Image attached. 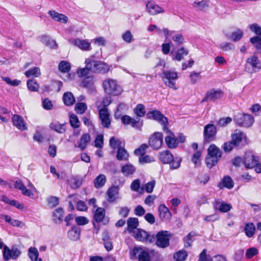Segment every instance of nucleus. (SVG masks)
Masks as SVG:
<instances>
[{"label":"nucleus","mask_w":261,"mask_h":261,"mask_svg":"<svg viewBox=\"0 0 261 261\" xmlns=\"http://www.w3.org/2000/svg\"><path fill=\"white\" fill-rule=\"evenodd\" d=\"M222 152L215 144H211L207 149V156L205 159L206 165L209 168L214 166L220 160Z\"/></svg>","instance_id":"nucleus-1"},{"label":"nucleus","mask_w":261,"mask_h":261,"mask_svg":"<svg viewBox=\"0 0 261 261\" xmlns=\"http://www.w3.org/2000/svg\"><path fill=\"white\" fill-rule=\"evenodd\" d=\"M244 69L250 74L259 71L261 69V61L258 57L255 55L249 57L246 59Z\"/></svg>","instance_id":"nucleus-2"},{"label":"nucleus","mask_w":261,"mask_h":261,"mask_svg":"<svg viewBox=\"0 0 261 261\" xmlns=\"http://www.w3.org/2000/svg\"><path fill=\"white\" fill-rule=\"evenodd\" d=\"M103 88L105 91L109 95L117 96L120 95L122 90L117 82L113 79H106L103 82Z\"/></svg>","instance_id":"nucleus-3"},{"label":"nucleus","mask_w":261,"mask_h":261,"mask_svg":"<svg viewBox=\"0 0 261 261\" xmlns=\"http://www.w3.org/2000/svg\"><path fill=\"white\" fill-rule=\"evenodd\" d=\"M131 259H138V261H151L149 252L142 247H135L129 252Z\"/></svg>","instance_id":"nucleus-4"},{"label":"nucleus","mask_w":261,"mask_h":261,"mask_svg":"<svg viewBox=\"0 0 261 261\" xmlns=\"http://www.w3.org/2000/svg\"><path fill=\"white\" fill-rule=\"evenodd\" d=\"M164 79V84L168 87L177 90L178 87L176 86L175 81L178 79V73L175 71L168 70L163 73Z\"/></svg>","instance_id":"nucleus-5"},{"label":"nucleus","mask_w":261,"mask_h":261,"mask_svg":"<svg viewBox=\"0 0 261 261\" xmlns=\"http://www.w3.org/2000/svg\"><path fill=\"white\" fill-rule=\"evenodd\" d=\"M171 234L168 231H160L156 234V244L160 248H165L169 245Z\"/></svg>","instance_id":"nucleus-6"},{"label":"nucleus","mask_w":261,"mask_h":261,"mask_svg":"<svg viewBox=\"0 0 261 261\" xmlns=\"http://www.w3.org/2000/svg\"><path fill=\"white\" fill-rule=\"evenodd\" d=\"M91 58V71L98 73H106L110 70V66L101 61L93 60Z\"/></svg>","instance_id":"nucleus-7"},{"label":"nucleus","mask_w":261,"mask_h":261,"mask_svg":"<svg viewBox=\"0 0 261 261\" xmlns=\"http://www.w3.org/2000/svg\"><path fill=\"white\" fill-rule=\"evenodd\" d=\"M146 117L148 119L154 120L160 123L163 126V129L167 127L168 119L158 110L149 111L147 113Z\"/></svg>","instance_id":"nucleus-8"},{"label":"nucleus","mask_w":261,"mask_h":261,"mask_svg":"<svg viewBox=\"0 0 261 261\" xmlns=\"http://www.w3.org/2000/svg\"><path fill=\"white\" fill-rule=\"evenodd\" d=\"M147 148L146 144H143L135 150V154L140 155L139 158V162L142 164L150 163L154 161L153 158L145 154V151Z\"/></svg>","instance_id":"nucleus-9"},{"label":"nucleus","mask_w":261,"mask_h":261,"mask_svg":"<svg viewBox=\"0 0 261 261\" xmlns=\"http://www.w3.org/2000/svg\"><path fill=\"white\" fill-rule=\"evenodd\" d=\"M163 130L167 134L165 141L168 147L171 149L176 148L178 145V142L174 134L167 127H164Z\"/></svg>","instance_id":"nucleus-10"},{"label":"nucleus","mask_w":261,"mask_h":261,"mask_svg":"<svg viewBox=\"0 0 261 261\" xmlns=\"http://www.w3.org/2000/svg\"><path fill=\"white\" fill-rule=\"evenodd\" d=\"M235 120L238 125L246 127L251 126L254 122L253 117L249 114L239 115L236 117Z\"/></svg>","instance_id":"nucleus-11"},{"label":"nucleus","mask_w":261,"mask_h":261,"mask_svg":"<svg viewBox=\"0 0 261 261\" xmlns=\"http://www.w3.org/2000/svg\"><path fill=\"white\" fill-rule=\"evenodd\" d=\"M163 139V137L161 133L155 132L150 137L149 144L153 149L158 150L162 145Z\"/></svg>","instance_id":"nucleus-12"},{"label":"nucleus","mask_w":261,"mask_h":261,"mask_svg":"<svg viewBox=\"0 0 261 261\" xmlns=\"http://www.w3.org/2000/svg\"><path fill=\"white\" fill-rule=\"evenodd\" d=\"M257 162H258V158L254 156L252 152L248 151L245 153L243 164L246 168H253Z\"/></svg>","instance_id":"nucleus-13"},{"label":"nucleus","mask_w":261,"mask_h":261,"mask_svg":"<svg viewBox=\"0 0 261 261\" xmlns=\"http://www.w3.org/2000/svg\"><path fill=\"white\" fill-rule=\"evenodd\" d=\"M147 12L151 15L164 13L165 9L153 1L148 2L146 5Z\"/></svg>","instance_id":"nucleus-14"},{"label":"nucleus","mask_w":261,"mask_h":261,"mask_svg":"<svg viewBox=\"0 0 261 261\" xmlns=\"http://www.w3.org/2000/svg\"><path fill=\"white\" fill-rule=\"evenodd\" d=\"M217 133V129L215 126L212 124H208L204 128V137L205 141L211 142L214 140Z\"/></svg>","instance_id":"nucleus-15"},{"label":"nucleus","mask_w":261,"mask_h":261,"mask_svg":"<svg viewBox=\"0 0 261 261\" xmlns=\"http://www.w3.org/2000/svg\"><path fill=\"white\" fill-rule=\"evenodd\" d=\"M121 121L124 125H130L133 127L138 129H141L143 125V122L140 121L139 118L135 119L128 115L123 116L121 117Z\"/></svg>","instance_id":"nucleus-16"},{"label":"nucleus","mask_w":261,"mask_h":261,"mask_svg":"<svg viewBox=\"0 0 261 261\" xmlns=\"http://www.w3.org/2000/svg\"><path fill=\"white\" fill-rule=\"evenodd\" d=\"M222 96L223 92L220 89H212L206 92L202 101H214L220 99Z\"/></svg>","instance_id":"nucleus-17"},{"label":"nucleus","mask_w":261,"mask_h":261,"mask_svg":"<svg viewBox=\"0 0 261 261\" xmlns=\"http://www.w3.org/2000/svg\"><path fill=\"white\" fill-rule=\"evenodd\" d=\"M20 251L17 248L10 249L7 246H4L3 256L5 260H8L11 258L15 259L20 254Z\"/></svg>","instance_id":"nucleus-18"},{"label":"nucleus","mask_w":261,"mask_h":261,"mask_svg":"<svg viewBox=\"0 0 261 261\" xmlns=\"http://www.w3.org/2000/svg\"><path fill=\"white\" fill-rule=\"evenodd\" d=\"M213 207L216 211H219L222 213H226L229 211L231 208V205L229 203H226L220 199H216L213 203Z\"/></svg>","instance_id":"nucleus-19"},{"label":"nucleus","mask_w":261,"mask_h":261,"mask_svg":"<svg viewBox=\"0 0 261 261\" xmlns=\"http://www.w3.org/2000/svg\"><path fill=\"white\" fill-rule=\"evenodd\" d=\"M134 233V236L136 240L141 242H145L149 241L151 242V240L153 238V237L150 235L146 231L141 229H137Z\"/></svg>","instance_id":"nucleus-20"},{"label":"nucleus","mask_w":261,"mask_h":261,"mask_svg":"<svg viewBox=\"0 0 261 261\" xmlns=\"http://www.w3.org/2000/svg\"><path fill=\"white\" fill-rule=\"evenodd\" d=\"M15 188L19 190L22 194L28 196L29 197L33 199L34 198V194L29 189H27L23 183L20 180H17L14 184Z\"/></svg>","instance_id":"nucleus-21"},{"label":"nucleus","mask_w":261,"mask_h":261,"mask_svg":"<svg viewBox=\"0 0 261 261\" xmlns=\"http://www.w3.org/2000/svg\"><path fill=\"white\" fill-rule=\"evenodd\" d=\"M72 43L83 50H91V43L88 40H82L76 38L72 40Z\"/></svg>","instance_id":"nucleus-22"},{"label":"nucleus","mask_w":261,"mask_h":261,"mask_svg":"<svg viewBox=\"0 0 261 261\" xmlns=\"http://www.w3.org/2000/svg\"><path fill=\"white\" fill-rule=\"evenodd\" d=\"M99 115L102 126L104 127H109L111 124V121L107 109L106 108L100 109L99 111Z\"/></svg>","instance_id":"nucleus-23"},{"label":"nucleus","mask_w":261,"mask_h":261,"mask_svg":"<svg viewBox=\"0 0 261 261\" xmlns=\"http://www.w3.org/2000/svg\"><path fill=\"white\" fill-rule=\"evenodd\" d=\"M159 216L162 220H169L172 217V214L169 209L164 204H160L158 208Z\"/></svg>","instance_id":"nucleus-24"},{"label":"nucleus","mask_w":261,"mask_h":261,"mask_svg":"<svg viewBox=\"0 0 261 261\" xmlns=\"http://www.w3.org/2000/svg\"><path fill=\"white\" fill-rule=\"evenodd\" d=\"M231 141L234 145L238 146L244 140L246 141V136L245 134L239 130L236 129L231 135Z\"/></svg>","instance_id":"nucleus-25"},{"label":"nucleus","mask_w":261,"mask_h":261,"mask_svg":"<svg viewBox=\"0 0 261 261\" xmlns=\"http://www.w3.org/2000/svg\"><path fill=\"white\" fill-rule=\"evenodd\" d=\"M90 62L91 58L86 59L85 61L86 67L77 69L76 73L80 77H84L89 74L90 71H91V64Z\"/></svg>","instance_id":"nucleus-26"},{"label":"nucleus","mask_w":261,"mask_h":261,"mask_svg":"<svg viewBox=\"0 0 261 261\" xmlns=\"http://www.w3.org/2000/svg\"><path fill=\"white\" fill-rule=\"evenodd\" d=\"M107 200L109 202H113L118 198L119 188L116 186L110 187L107 192Z\"/></svg>","instance_id":"nucleus-27"},{"label":"nucleus","mask_w":261,"mask_h":261,"mask_svg":"<svg viewBox=\"0 0 261 261\" xmlns=\"http://www.w3.org/2000/svg\"><path fill=\"white\" fill-rule=\"evenodd\" d=\"M12 122L14 125L21 130H25L27 128L26 123L23 118L19 115H14L12 118Z\"/></svg>","instance_id":"nucleus-28"},{"label":"nucleus","mask_w":261,"mask_h":261,"mask_svg":"<svg viewBox=\"0 0 261 261\" xmlns=\"http://www.w3.org/2000/svg\"><path fill=\"white\" fill-rule=\"evenodd\" d=\"M48 14L55 21L66 23L68 21V17L65 15L60 14L55 10H50L48 11Z\"/></svg>","instance_id":"nucleus-29"},{"label":"nucleus","mask_w":261,"mask_h":261,"mask_svg":"<svg viewBox=\"0 0 261 261\" xmlns=\"http://www.w3.org/2000/svg\"><path fill=\"white\" fill-rule=\"evenodd\" d=\"M160 160L164 164H169L173 160V155L167 150L161 151L159 153Z\"/></svg>","instance_id":"nucleus-30"},{"label":"nucleus","mask_w":261,"mask_h":261,"mask_svg":"<svg viewBox=\"0 0 261 261\" xmlns=\"http://www.w3.org/2000/svg\"><path fill=\"white\" fill-rule=\"evenodd\" d=\"M40 42L45 44L50 48L54 49L57 46V43L55 40L51 39L48 36L42 35L39 37Z\"/></svg>","instance_id":"nucleus-31"},{"label":"nucleus","mask_w":261,"mask_h":261,"mask_svg":"<svg viewBox=\"0 0 261 261\" xmlns=\"http://www.w3.org/2000/svg\"><path fill=\"white\" fill-rule=\"evenodd\" d=\"M64 216V211L63 208L59 207L53 213V221L56 224H60Z\"/></svg>","instance_id":"nucleus-32"},{"label":"nucleus","mask_w":261,"mask_h":261,"mask_svg":"<svg viewBox=\"0 0 261 261\" xmlns=\"http://www.w3.org/2000/svg\"><path fill=\"white\" fill-rule=\"evenodd\" d=\"M127 230L130 233H135L139 225L138 219L136 218H129L127 221Z\"/></svg>","instance_id":"nucleus-33"},{"label":"nucleus","mask_w":261,"mask_h":261,"mask_svg":"<svg viewBox=\"0 0 261 261\" xmlns=\"http://www.w3.org/2000/svg\"><path fill=\"white\" fill-rule=\"evenodd\" d=\"M121 171L124 176H128L135 172L136 168L132 164L127 163L121 167Z\"/></svg>","instance_id":"nucleus-34"},{"label":"nucleus","mask_w":261,"mask_h":261,"mask_svg":"<svg viewBox=\"0 0 261 261\" xmlns=\"http://www.w3.org/2000/svg\"><path fill=\"white\" fill-rule=\"evenodd\" d=\"M188 54V50L182 47L178 49L175 55L173 56L172 60L180 61L184 59V56H187Z\"/></svg>","instance_id":"nucleus-35"},{"label":"nucleus","mask_w":261,"mask_h":261,"mask_svg":"<svg viewBox=\"0 0 261 261\" xmlns=\"http://www.w3.org/2000/svg\"><path fill=\"white\" fill-rule=\"evenodd\" d=\"M51 129L56 132L63 134L65 132L66 128L64 124H61L59 122H53L49 124Z\"/></svg>","instance_id":"nucleus-36"},{"label":"nucleus","mask_w":261,"mask_h":261,"mask_svg":"<svg viewBox=\"0 0 261 261\" xmlns=\"http://www.w3.org/2000/svg\"><path fill=\"white\" fill-rule=\"evenodd\" d=\"M83 182L81 177L77 176H72L68 179V183L73 189L79 188Z\"/></svg>","instance_id":"nucleus-37"},{"label":"nucleus","mask_w":261,"mask_h":261,"mask_svg":"<svg viewBox=\"0 0 261 261\" xmlns=\"http://www.w3.org/2000/svg\"><path fill=\"white\" fill-rule=\"evenodd\" d=\"M116 158L119 161H126L128 160L129 154L124 148H119L117 150Z\"/></svg>","instance_id":"nucleus-38"},{"label":"nucleus","mask_w":261,"mask_h":261,"mask_svg":"<svg viewBox=\"0 0 261 261\" xmlns=\"http://www.w3.org/2000/svg\"><path fill=\"white\" fill-rule=\"evenodd\" d=\"M90 140L91 137L89 134H84L82 136L78 145H75V146L80 148L81 150H84L86 147L88 143L90 142Z\"/></svg>","instance_id":"nucleus-39"},{"label":"nucleus","mask_w":261,"mask_h":261,"mask_svg":"<svg viewBox=\"0 0 261 261\" xmlns=\"http://www.w3.org/2000/svg\"><path fill=\"white\" fill-rule=\"evenodd\" d=\"M68 236L73 241H77L80 237V229L76 227H72L68 232Z\"/></svg>","instance_id":"nucleus-40"},{"label":"nucleus","mask_w":261,"mask_h":261,"mask_svg":"<svg viewBox=\"0 0 261 261\" xmlns=\"http://www.w3.org/2000/svg\"><path fill=\"white\" fill-rule=\"evenodd\" d=\"M106 176L102 174H99L94 180V185L96 188L102 187L106 182Z\"/></svg>","instance_id":"nucleus-41"},{"label":"nucleus","mask_w":261,"mask_h":261,"mask_svg":"<svg viewBox=\"0 0 261 261\" xmlns=\"http://www.w3.org/2000/svg\"><path fill=\"white\" fill-rule=\"evenodd\" d=\"M189 79L190 83L192 85L196 84L197 82H199L201 79V72L196 71H193L190 73Z\"/></svg>","instance_id":"nucleus-42"},{"label":"nucleus","mask_w":261,"mask_h":261,"mask_svg":"<svg viewBox=\"0 0 261 261\" xmlns=\"http://www.w3.org/2000/svg\"><path fill=\"white\" fill-rule=\"evenodd\" d=\"M243 36V32L238 29L235 31L232 32L230 35H227L228 39H230L234 42L238 41L241 39Z\"/></svg>","instance_id":"nucleus-43"},{"label":"nucleus","mask_w":261,"mask_h":261,"mask_svg":"<svg viewBox=\"0 0 261 261\" xmlns=\"http://www.w3.org/2000/svg\"><path fill=\"white\" fill-rule=\"evenodd\" d=\"M105 210L102 207H98L94 215V219L97 222H101L105 217Z\"/></svg>","instance_id":"nucleus-44"},{"label":"nucleus","mask_w":261,"mask_h":261,"mask_svg":"<svg viewBox=\"0 0 261 261\" xmlns=\"http://www.w3.org/2000/svg\"><path fill=\"white\" fill-rule=\"evenodd\" d=\"M63 99L64 103L68 106L72 105L75 102V98L73 94L70 92L64 94Z\"/></svg>","instance_id":"nucleus-45"},{"label":"nucleus","mask_w":261,"mask_h":261,"mask_svg":"<svg viewBox=\"0 0 261 261\" xmlns=\"http://www.w3.org/2000/svg\"><path fill=\"white\" fill-rule=\"evenodd\" d=\"M110 145L113 149L124 147V142L113 137L110 140Z\"/></svg>","instance_id":"nucleus-46"},{"label":"nucleus","mask_w":261,"mask_h":261,"mask_svg":"<svg viewBox=\"0 0 261 261\" xmlns=\"http://www.w3.org/2000/svg\"><path fill=\"white\" fill-rule=\"evenodd\" d=\"M244 230H245L246 235L248 237L251 238L254 234L255 230V226L253 224V223H247L245 225Z\"/></svg>","instance_id":"nucleus-47"},{"label":"nucleus","mask_w":261,"mask_h":261,"mask_svg":"<svg viewBox=\"0 0 261 261\" xmlns=\"http://www.w3.org/2000/svg\"><path fill=\"white\" fill-rule=\"evenodd\" d=\"M24 74L27 77H37L41 74V72L39 68L34 67L25 71Z\"/></svg>","instance_id":"nucleus-48"},{"label":"nucleus","mask_w":261,"mask_h":261,"mask_svg":"<svg viewBox=\"0 0 261 261\" xmlns=\"http://www.w3.org/2000/svg\"><path fill=\"white\" fill-rule=\"evenodd\" d=\"M95 80L93 76H89L85 78L82 84L84 87L92 89Z\"/></svg>","instance_id":"nucleus-49"},{"label":"nucleus","mask_w":261,"mask_h":261,"mask_svg":"<svg viewBox=\"0 0 261 261\" xmlns=\"http://www.w3.org/2000/svg\"><path fill=\"white\" fill-rule=\"evenodd\" d=\"M71 68L70 64L65 61H62L59 64V69L62 73H68Z\"/></svg>","instance_id":"nucleus-50"},{"label":"nucleus","mask_w":261,"mask_h":261,"mask_svg":"<svg viewBox=\"0 0 261 261\" xmlns=\"http://www.w3.org/2000/svg\"><path fill=\"white\" fill-rule=\"evenodd\" d=\"M187 256L188 254L187 251L181 250L174 254V258L176 261H184L186 259Z\"/></svg>","instance_id":"nucleus-51"},{"label":"nucleus","mask_w":261,"mask_h":261,"mask_svg":"<svg viewBox=\"0 0 261 261\" xmlns=\"http://www.w3.org/2000/svg\"><path fill=\"white\" fill-rule=\"evenodd\" d=\"M28 255L32 261H37L39 253L35 247H31L28 251Z\"/></svg>","instance_id":"nucleus-52"},{"label":"nucleus","mask_w":261,"mask_h":261,"mask_svg":"<svg viewBox=\"0 0 261 261\" xmlns=\"http://www.w3.org/2000/svg\"><path fill=\"white\" fill-rule=\"evenodd\" d=\"M134 112L137 117H143L145 114L144 106L142 104H138L134 109Z\"/></svg>","instance_id":"nucleus-53"},{"label":"nucleus","mask_w":261,"mask_h":261,"mask_svg":"<svg viewBox=\"0 0 261 261\" xmlns=\"http://www.w3.org/2000/svg\"><path fill=\"white\" fill-rule=\"evenodd\" d=\"M221 184L223 186V187H224L226 188H228L229 189H232L233 188V185H234L233 180H232L231 177H230L229 176H225L223 178L220 186Z\"/></svg>","instance_id":"nucleus-54"},{"label":"nucleus","mask_w":261,"mask_h":261,"mask_svg":"<svg viewBox=\"0 0 261 261\" xmlns=\"http://www.w3.org/2000/svg\"><path fill=\"white\" fill-rule=\"evenodd\" d=\"M27 87L31 91H37L39 88V84L34 80H29L28 81Z\"/></svg>","instance_id":"nucleus-55"},{"label":"nucleus","mask_w":261,"mask_h":261,"mask_svg":"<svg viewBox=\"0 0 261 261\" xmlns=\"http://www.w3.org/2000/svg\"><path fill=\"white\" fill-rule=\"evenodd\" d=\"M87 106L85 103L79 102L75 106V110L77 113L80 114H84L87 110Z\"/></svg>","instance_id":"nucleus-56"},{"label":"nucleus","mask_w":261,"mask_h":261,"mask_svg":"<svg viewBox=\"0 0 261 261\" xmlns=\"http://www.w3.org/2000/svg\"><path fill=\"white\" fill-rule=\"evenodd\" d=\"M2 79L7 84L12 86H17L21 83L20 80L16 79L11 80L9 77L2 76Z\"/></svg>","instance_id":"nucleus-57"},{"label":"nucleus","mask_w":261,"mask_h":261,"mask_svg":"<svg viewBox=\"0 0 261 261\" xmlns=\"http://www.w3.org/2000/svg\"><path fill=\"white\" fill-rule=\"evenodd\" d=\"M122 38L126 43H130L133 40V35L130 31H126L122 34Z\"/></svg>","instance_id":"nucleus-58"},{"label":"nucleus","mask_w":261,"mask_h":261,"mask_svg":"<svg viewBox=\"0 0 261 261\" xmlns=\"http://www.w3.org/2000/svg\"><path fill=\"white\" fill-rule=\"evenodd\" d=\"M202 151L200 150H197L192 156V161L195 165H198L201 162Z\"/></svg>","instance_id":"nucleus-59"},{"label":"nucleus","mask_w":261,"mask_h":261,"mask_svg":"<svg viewBox=\"0 0 261 261\" xmlns=\"http://www.w3.org/2000/svg\"><path fill=\"white\" fill-rule=\"evenodd\" d=\"M219 48L224 51H227L233 50L234 45L230 42H224L220 44Z\"/></svg>","instance_id":"nucleus-60"},{"label":"nucleus","mask_w":261,"mask_h":261,"mask_svg":"<svg viewBox=\"0 0 261 261\" xmlns=\"http://www.w3.org/2000/svg\"><path fill=\"white\" fill-rule=\"evenodd\" d=\"M250 41L257 49L261 48V37L255 36L251 38Z\"/></svg>","instance_id":"nucleus-61"},{"label":"nucleus","mask_w":261,"mask_h":261,"mask_svg":"<svg viewBox=\"0 0 261 261\" xmlns=\"http://www.w3.org/2000/svg\"><path fill=\"white\" fill-rule=\"evenodd\" d=\"M70 123L71 125L74 128H78L80 126V122L77 117L75 115H70Z\"/></svg>","instance_id":"nucleus-62"},{"label":"nucleus","mask_w":261,"mask_h":261,"mask_svg":"<svg viewBox=\"0 0 261 261\" xmlns=\"http://www.w3.org/2000/svg\"><path fill=\"white\" fill-rule=\"evenodd\" d=\"M141 187V181L139 179H136L132 181L130 188L132 191L138 192Z\"/></svg>","instance_id":"nucleus-63"},{"label":"nucleus","mask_w":261,"mask_h":261,"mask_svg":"<svg viewBox=\"0 0 261 261\" xmlns=\"http://www.w3.org/2000/svg\"><path fill=\"white\" fill-rule=\"evenodd\" d=\"M249 28L255 34L261 36V27L257 23H253L249 25Z\"/></svg>","instance_id":"nucleus-64"}]
</instances>
